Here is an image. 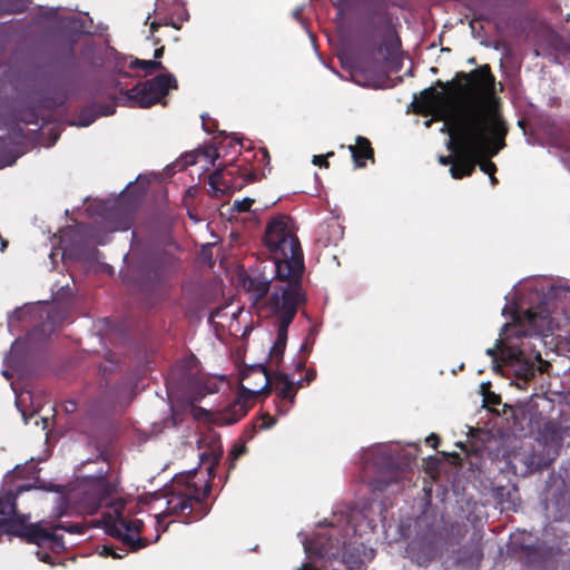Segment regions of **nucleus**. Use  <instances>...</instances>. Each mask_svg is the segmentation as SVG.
Masks as SVG:
<instances>
[{
    "label": "nucleus",
    "mask_w": 570,
    "mask_h": 570,
    "mask_svg": "<svg viewBox=\"0 0 570 570\" xmlns=\"http://www.w3.org/2000/svg\"><path fill=\"white\" fill-rule=\"evenodd\" d=\"M460 76L469 82L460 101L432 88L422 92L434 119L444 121L449 130L446 147L455 154V159L440 156L439 161L452 164L450 173L454 179L470 176L481 157H493L503 149L508 132L490 69L483 67Z\"/></svg>",
    "instance_id": "1"
},
{
    "label": "nucleus",
    "mask_w": 570,
    "mask_h": 570,
    "mask_svg": "<svg viewBox=\"0 0 570 570\" xmlns=\"http://www.w3.org/2000/svg\"><path fill=\"white\" fill-rule=\"evenodd\" d=\"M264 239L276 272L274 292L267 299V306L277 321V338L271 348V356L278 360L286 346L288 326L298 307L307 301L303 287L305 266L303 250L289 217H273L266 226Z\"/></svg>",
    "instance_id": "2"
},
{
    "label": "nucleus",
    "mask_w": 570,
    "mask_h": 570,
    "mask_svg": "<svg viewBox=\"0 0 570 570\" xmlns=\"http://www.w3.org/2000/svg\"><path fill=\"white\" fill-rule=\"evenodd\" d=\"M512 324L507 323L500 333L493 347L485 353L491 357L494 372L501 371L504 375L513 376L512 383L520 390H524L538 371L542 372L547 365L542 361L540 352L523 330L527 323L534 332L550 330L547 311L534 312L515 306L511 311Z\"/></svg>",
    "instance_id": "3"
},
{
    "label": "nucleus",
    "mask_w": 570,
    "mask_h": 570,
    "mask_svg": "<svg viewBox=\"0 0 570 570\" xmlns=\"http://www.w3.org/2000/svg\"><path fill=\"white\" fill-rule=\"evenodd\" d=\"M131 226V219L128 214H120L118 210H111L102 216V220L94 227L77 225L60 230V244L62 256H75L78 259L87 261L92 258L98 261L100 252L96 248H85V243L91 240L104 245L109 242L108 233L116 230H127Z\"/></svg>",
    "instance_id": "4"
},
{
    "label": "nucleus",
    "mask_w": 570,
    "mask_h": 570,
    "mask_svg": "<svg viewBox=\"0 0 570 570\" xmlns=\"http://www.w3.org/2000/svg\"><path fill=\"white\" fill-rule=\"evenodd\" d=\"M31 485H21L17 493L9 491L0 498V532L24 539L38 547H49L55 551L65 549L62 537L46 530L40 523H27L28 517L16 513V497L18 493L29 491Z\"/></svg>",
    "instance_id": "5"
},
{
    "label": "nucleus",
    "mask_w": 570,
    "mask_h": 570,
    "mask_svg": "<svg viewBox=\"0 0 570 570\" xmlns=\"http://www.w3.org/2000/svg\"><path fill=\"white\" fill-rule=\"evenodd\" d=\"M397 56V45L394 40L384 41L377 52L363 53L352 63L343 62L348 69L351 80L358 86L379 88L385 79L384 61H393Z\"/></svg>",
    "instance_id": "6"
},
{
    "label": "nucleus",
    "mask_w": 570,
    "mask_h": 570,
    "mask_svg": "<svg viewBox=\"0 0 570 570\" xmlns=\"http://www.w3.org/2000/svg\"><path fill=\"white\" fill-rule=\"evenodd\" d=\"M195 473L177 476L166 489L164 499L166 509L156 514L157 525L168 515H189L194 512V504L200 502L199 490L194 482Z\"/></svg>",
    "instance_id": "7"
},
{
    "label": "nucleus",
    "mask_w": 570,
    "mask_h": 570,
    "mask_svg": "<svg viewBox=\"0 0 570 570\" xmlns=\"http://www.w3.org/2000/svg\"><path fill=\"white\" fill-rule=\"evenodd\" d=\"M177 81L174 75L163 73L151 80L139 82L127 90L124 96V105L128 107L148 108L161 100L170 88H176Z\"/></svg>",
    "instance_id": "8"
},
{
    "label": "nucleus",
    "mask_w": 570,
    "mask_h": 570,
    "mask_svg": "<svg viewBox=\"0 0 570 570\" xmlns=\"http://www.w3.org/2000/svg\"><path fill=\"white\" fill-rule=\"evenodd\" d=\"M167 395L170 402L194 403L204 396L200 380L188 365L177 367L166 382Z\"/></svg>",
    "instance_id": "9"
},
{
    "label": "nucleus",
    "mask_w": 570,
    "mask_h": 570,
    "mask_svg": "<svg viewBox=\"0 0 570 570\" xmlns=\"http://www.w3.org/2000/svg\"><path fill=\"white\" fill-rule=\"evenodd\" d=\"M257 376L261 381L255 387H245L252 395H259L272 387L282 401H287L291 405L295 402L296 392L303 385V381L294 382L287 374H277L271 379L263 365H255L249 372V376Z\"/></svg>",
    "instance_id": "10"
},
{
    "label": "nucleus",
    "mask_w": 570,
    "mask_h": 570,
    "mask_svg": "<svg viewBox=\"0 0 570 570\" xmlns=\"http://www.w3.org/2000/svg\"><path fill=\"white\" fill-rule=\"evenodd\" d=\"M47 305L42 302H38L35 304H26L22 307H17L13 312L8 315V328L10 332L13 331L14 323L30 318H42L46 314L48 322L43 323L39 331L43 337L48 336L55 328L56 325L61 323L66 318V313L58 309L51 308L50 311L46 309Z\"/></svg>",
    "instance_id": "11"
},
{
    "label": "nucleus",
    "mask_w": 570,
    "mask_h": 570,
    "mask_svg": "<svg viewBox=\"0 0 570 570\" xmlns=\"http://www.w3.org/2000/svg\"><path fill=\"white\" fill-rule=\"evenodd\" d=\"M142 525L141 520H127L122 515H118L106 524V530L110 535L129 546L131 550L137 551L146 546L145 540L139 537Z\"/></svg>",
    "instance_id": "12"
},
{
    "label": "nucleus",
    "mask_w": 570,
    "mask_h": 570,
    "mask_svg": "<svg viewBox=\"0 0 570 570\" xmlns=\"http://www.w3.org/2000/svg\"><path fill=\"white\" fill-rule=\"evenodd\" d=\"M272 277L267 276L265 272L253 273L242 278V285L248 295L249 301L253 304H258L263 298L266 297L269 289L274 292V285L276 283V272L272 267Z\"/></svg>",
    "instance_id": "13"
},
{
    "label": "nucleus",
    "mask_w": 570,
    "mask_h": 570,
    "mask_svg": "<svg viewBox=\"0 0 570 570\" xmlns=\"http://www.w3.org/2000/svg\"><path fill=\"white\" fill-rule=\"evenodd\" d=\"M245 387H247L245 383H242V391L237 397L220 411L218 420L223 424L236 423L248 412V399L255 395H252Z\"/></svg>",
    "instance_id": "14"
},
{
    "label": "nucleus",
    "mask_w": 570,
    "mask_h": 570,
    "mask_svg": "<svg viewBox=\"0 0 570 570\" xmlns=\"http://www.w3.org/2000/svg\"><path fill=\"white\" fill-rule=\"evenodd\" d=\"M116 112V107L112 105H99L83 109L73 125L79 127H88L101 116H111Z\"/></svg>",
    "instance_id": "15"
},
{
    "label": "nucleus",
    "mask_w": 570,
    "mask_h": 570,
    "mask_svg": "<svg viewBox=\"0 0 570 570\" xmlns=\"http://www.w3.org/2000/svg\"><path fill=\"white\" fill-rule=\"evenodd\" d=\"M350 150L352 153L354 161L356 163V166L358 167L363 166V164L360 163V158L373 157V150L371 148L370 141L361 136L356 137V144L355 146H350Z\"/></svg>",
    "instance_id": "16"
},
{
    "label": "nucleus",
    "mask_w": 570,
    "mask_h": 570,
    "mask_svg": "<svg viewBox=\"0 0 570 570\" xmlns=\"http://www.w3.org/2000/svg\"><path fill=\"white\" fill-rule=\"evenodd\" d=\"M219 157V154L216 149L207 148L203 151L197 153L196 155L186 156L185 163L193 165L198 161L205 160L209 166H215V160Z\"/></svg>",
    "instance_id": "17"
},
{
    "label": "nucleus",
    "mask_w": 570,
    "mask_h": 570,
    "mask_svg": "<svg viewBox=\"0 0 570 570\" xmlns=\"http://www.w3.org/2000/svg\"><path fill=\"white\" fill-rule=\"evenodd\" d=\"M490 158H491V157H485V156H483V157H481V158L478 160L476 165L479 164V165H480V169H481L483 173H485V174H488V175H489V178H490L491 184H492V185H495V184L498 183V180H497V178H495V176H494V173H495V170H497V166H495V164H494V163H492V161L490 160Z\"/></svg>",
    "instance_id": "18"
},
{
    "label": "nucleus",
    "mask_w": 570,
    "mask_h": 570,
    "mask_svg": "<svg viewBox=\"0 0 570 570\" xmlns=\"http://www.w3.org/2000/svg\"><path fill=\"white\" fill-rule=\"evenodd\" d=\"M222 179H223V169L222 168H217L216 170H214L210 174L208 184L214 194L222 193V189L219 187L222 185Z\"/></svg>",
    "instance_id": "19"
},
{
    "label": "nucleus",
    "mask_w": 570,
    "mask_h": 570,
    "mask_svg": "<svg viewBox=\"0 0 570 570\" xmlns=\"http://www.w3.org/2000/svg\"><path fill=\"white\" fill-rule=\"evenodd\" d=\"M131 66L132 67H140V68L146 69V70H156V69L163 70V69H165L163 63L160 61H156V60H139V59H136L131 63Z\"/></svg>",
    "instance_id": "20"
},
{
    "label": "nucleus",
    "mask_w": 570,
    "mask_h": 570,
    "mask_svg": "<svg viewBox=\"0 0 570 570\" xmlns=\"http://www.w3.org/2000/svg\"><path fill=\"white\" fill-rule=\"evenodd\" d=\"M27 397H28L30 401H32V394H31L30 392H28V391H27V392H22L20 395H18V396H17V399H16V405H17L18 407H20V406H21V404H22V403H24V402L27 401ZM19 410H20V412H21V415H22V419H23V421H24V424H29V419H30V417L27 415V412H26L24 410H21V409H19Z\"/></svg>",
    "instance_id": "21"
},
{
    "label": "nucleus",
    "mask_w": 570,
    "mask_h": 570,
    "mask_svg": "<svg viewBox=\"0 0 570 570\" xmlns=\"http://www.w3.org/2000/svg\"><path fill=\"white\" fill-rule=\"evenodd\" d=\"M254 200L252 198H244L242 200H235L233 207L235 209H237L238 212H247V210H249Z\"/></svg>",
    "instance_id": "22"
},
{
    "label": "nucleus",
    "mask_w": 570,
    "mask_h": 570,
    "mask_svg": "<svg viewBox=\"0 0 570 570\" xmlns=\"http://www.w3.org/2000/svg\"><path fill=\"white\" fill-rule=\"evenodd\" d=\"M53 530H65L70 533H81L82 532V528L79 524H71V525L67 527L63 523H59L53 527Z\"/></svg>",
    "instance_id": "23"
},
{
    "label": "nucleus",
    "mask_w": 570,
    "mask_h": 570,
    "mask_svg": "<svg viewBox=\"0 0 570 570\" xmlns=\"http://www.w3.org/2000/svg\"><path fill=\"white\" fill-rule=\"evenodd\" d=\"M550 292L553 296L558 297L562 292H570V285L568 283H564L562 285H553Z\"/></svg>",
    "instance_id": "24"
},
{
    "label": "nucleus",
    "mask_w": 570,
    "mask_h": 570,
    "mask_svg": "<svg viewBox=\"0 0 570 570\" xmlns=\"http://www.w3.org/2000/svg\"><path fill=\"white\" fill-rule=\"evenodd\" d=\"M252 368H253V367H250V368L248 370V372L246 373V375L243 377V383H244V382H247V383L245 384L246 386L255 387V386H257L258 384H261V381H259V379H258L257 376H253V375H252V376H249V377H248L249 372H250V370H252Z\"/></svg>",
    "instance_id": "25"
},
{
    "label": "nucleus",
    "mask_w": 570,
    "mask_h": 570,
    "mask_svg": "<svg viewBox=\"0 0 570 570\" xmlns=\"http://www.w3.org/2000/svg\"><path fill=\"white\" fill-rule=\"evenodd\" d=\"M246 451V446L245 445H238V446H234L230 455H232V459L235 461L237 460L240 455H243Z\"/></svg>",
    "instance_id": "26"
},
{
    "label": "nucleus",
    "mask_w": 570,
    "mask_h": 570,
    "mask_svg": "<svg viewBox=\"0 0 570 570\" xmlns=\"http://www.w3.org/2000/svg\"><path fill=\"white\" fill-rule=\"evenodd\" d=\"M101 556H106V557L111 556L115 559H121L124 557V554L117 553L111 548L106 547V546L101 550Z\"/></svg>",
    "instance_id": "27"
},
{
    "label": "nucleus",
    "mask_w": 570,
    "mask_h": 570,
    "mask_svg": "<svg viewBox=\"0 0 570 570\" xmlns=\"http://www.w3.org/2000/svg\"><path fill=\"white\" fill-rule=\"evenodd\" d=\"M312 163H313L314 165H316V166H320V167H325V168H326V167H328V163H327V160L325 159V157H324V156H321V155H315V156L313 157Z\"/></svg>",
    "instance_id": "28"
},
{
    "label": "nucleus",
    "mask_w": 570,
    "mask_h": 570,
    "mask_svg": "<svg viewBox=\"0 0 570 570\" xmlns=\"http://www.w3.org/2000/svg\"><path fill=\"white\" fill-rule=\"evenodd\" d=\"M275 424H276V419H275V417L269 416V415H265V416L263 417V424H262V428H263V429H271V428H273Z\"/></svg>",
    "instance_id": "29"
},
{
    "label": "nucleus",
    "mask_w": 570,
    "mask_h": 570,
    "mask_svg": "<svg viewBox=\"0 0 570 570\" xmlns=\"http://www.w3.org/2000/svg\"><path fill=\"white\" fill-rule=\"evenodd\" d=\"M97 491L100 495V500L109 494V489L106 488L102 483H99Z\"/></svg>",
    "instance_id": "30"
},
{
    "label": "nucleus",
    "mask_w": 570,
    "mask_h": 570,
    "mask_svg": "<svg viewBox=\"0 0 570 570\" xmlns=\"http://www.w3.org/2000/svg\"><path fill=\"white\" fill-rule=\"evenodd\" d=\"M76 409H77L76 402H73V401L66 402V404H65V411L66 412L72 413V412L76 411Z\"/></svg>",
    "instance_id": "31"
},
{
    "label": "nucleus",
    "mask_w": 570,
    "mask_h": 570,
    "mask_svg": "<svg viewBox=\"0 0 570 570\" xmlns=\"http://www.w3.org/2000/svg\"><path fill=\"white\" fill-rule=\"evenodd\" d=\"M14 160H16V158H12V157L9 158V159H7V158L2 159L1 158L0 159V168L12 165L14 163Z\"/></svg>",
    "instance_id": "32"
},
{
    "label": "nucleus",
    "mask_w": 570,
    "mask_h": 570,
    "mask_svg": "<svg viewBox=\"0 0 570 570\" xmlns=\"http://www.w3.org/2000/svg\"><path fill=\"white\" fill-rule=\"evenodd\" d=\"M316 377V373L314 371H308L306 374V377H303V382L306 381L307 383H311Z\"/></svg>",
    "instance_id": "33"
},
{
    "label": "nucleus",
    "mask_w": 570,
    "mask_h": 570,
    "mask_svg": "<svg viewBox=\"0 0 570 570\" xmlns=\"http://www.w3.org/2000/svg\"><path fill=\"white\" fill-rule=\"evenodd\" d=\"M37 556L38 558L42 561V562H47V563H51L50 561V556L47 554V553H41L40 551L37 552Z\"/></svg>",
    "instance_id": "34"
},
{
    "label": "nucleus",
    "mask_w": 570,
    "mask_h": 570,
    "mask_svg": "<svg viewBox=\"0 0 570 570\" xmlns=\"http://www.w3.org/2000/svg\"><path fill=\"white\" fill-rule=\"evenodd\" d=\"M277 412L281 414V415H286L288 412H289V407L288 406H285V405H279L277 407Z\"/></svg>",
    "instance_id": "35"
},
{
    "label": "nucleus",
    "mask_w": 570,
    "mask_h": 570,
    "mask_svg": "<svg viewBox=\"0 0 570 570\" xmlns=\"http://www.w3.org/2000/svg\"><path fill=\"white\" fill-rule=\"evenodd\" d=\"M163 53H164V47L158 48V49L155 50L154 57L156 59H158V58H160L163 56Z\"/></svg>",
    "instance_id": "36"
},
{
    "label": "nucleus",
    "mask_w": 570,
    "mask_h": 570,
    "mask_svg": "<svg viewBox=\"0 0 570 570\" xmlns=\"http://www.w3.org/2000/svg\"><path fill=\"white\" fill-rule=\"evenodd\" d=\"M40 421H41V423H42V430L47 429L48 423H49V419H48V417H45V416H41V417H40Z\"/></svg>",
    "instance_id": "37"
},
{
    "label": "nucleus",
    "mask_w": 570,
    "mask_h": 570,
    "mask_svg": "<svg viewBox=\"0 0 570 570\" xmlns=\"http://www.w3.org/2000/svg\"><path fill=\"white\" fill-rule=\"evenodd\" d=\"M18 345H20V342L16 340L11 345V353L18 347Z\"/></svg>",
    "instance_id": "38"
},
{
    "label": "nucleus",
    "mask_w": 570,
    "mask_h": 570,
    "mask_svg": "<svg viewBox=\"0 0 570 570\" xmlns=\"http://www.w3.org/2000/svg\"><path fill=\"white\" fill-rule=\"evenodd\" d=\"M99 508V503H95L91 508H90V513H94L95 511H97Z\"/></svg>",
    "instance_id": "39"
},
{
    "label": "nucleus",
    "mask_w": 570,
    "mask_h": 570,
    "mask_svg": "<svg viewBox=\"0 0 570 570\" xmlns=\"http://www.w3.org/2000/svg\"><path fill=\"white\" fill-rule=\"evenodd\" d=\"M7 144V140L3 138H0V149H2Z\"/></svg>",
    "instance_id": "40"
},
{
    "label": "nucleus",
    "mask_w": 570,
    "mask_h": 570,
    "mask_svg": "<svg viewBox=\"0 0 570 570\" xmlns=\"http://www.w3.org/2000/svg\"><path fill=\"white\" fill-rule=\"evenodd\" d=\"M202 120H203V127L205 130L209 131V129L207 128V125H206V121H205V116H202Z\"/></svg>",
    "instance_id": "41"
},
{
    "label": "nucleus",
    "mask_w": 570,
    "mask_h": 570,
    "mask_svg": "<svg viewBox=\"0 0 570 570\" xmlns=\"http://www.w3.org/2000/svg\"><path fill=\"white\" fill-rule=\"evenodd\" d=\"M219 315V309L210 314V320H214L216 316Z\"/></svg>",
    "instance_id": "42"
},
{
    "label": "nucleus",
    "mask_w": 570,
    "mask_h": 570,
    "mask_svg": "<svg viewBox=\"0 0 570 570\" xmlns=\"http://www.w3.org/2000/svg\"><path fill=\"white\" fill-rule=\"evenodd\" d=\"M436 439V435L435 434H431L429 438H426V442L430 443L431 440H435Z\"/></svg>",
    "instance_id": "43"
},
{
    "label": "nucleus",
    "mask_w": 570,
    "mask_h": 570,
    "mask_svg": "<svg viewBox=\"0 0 570 570\" xmlns=\"http://www.w3.org/2000/svg\"><path fill=\"white\" fill-rule=\"evenodd\" d=\"M380 450H381V446H379V445H377V446H375V448H373V449H370V450H368V453L377 452V451H380Z\"/></svg>",
    "instance_id": "44"
},
{
    "label": "nucleus",
    "mask_w": 570,
    "mask_h": 570,
    "mask_svg": "<svg viewBox=\"0 0 570 570\" xmlns=\"http://www.w3.org/2000/svg\"><path fill=\"white\" fill-rule=\"evenodd\" d=\"M67 289H69V286L68 285H63V286L60 287L59 292H65Z\"/></svg>",
    "instance_id": "45"
},
{
    "label": "nucleus",
    "mask_w": 570,
    "mask_h": 570,
    "mask_svg": "<svg viewBox=\"0 0 570 570\" xmlns=\"http://www.w3.org/2000/svg\"><path fill=\"white\" fill-rule=\"evenodd\" d=\"M205 513L203 514H199L198 517H196L194 520H197V519H202L204 517Z\"/></svg>",
    "instance_id": "46"
},
{
    "label": "nucleus",
    "mask_w": 570,
    "mask_h": 570,
    "mask_svg": "<svg viewBox=\"0 0 570 570\" xmlns=\"http://www.w3.org/2000/svg\"><path fill=\"white\" fill-rule=\"evenodd\" d=\"M173 27H174L175 29H179V28H180V27H179L178 24H176V23H173Z\"/></svg>",
    "instance_id": "47"
},
{
    "label": "nucleus",
    "mask_w": 570,
    "mask_h": 570,
    "mask_svg": "<svg viewBox=\"0 0 570 570\" xmlns=\"http://www.w3.org/2000/svg\"><path fill=\"white\" fill-rule=\"evenodd\" d=\"M209 491V485H206V489H205V492H204V495L206 494V492Z\"/></svg>",
    "instance_id": "48"
},
{
    "label": "nucleus",
    "mask_w": 570,
    "mask_h": 570,
    "mask_svg": "<svg viewBox=\"0 0 570 570\" xmlns=\"http://www.w3.org/2000/svg\"><path fill=\"white\" fill-rule=\"evenodd\" d=\"M507 311H508V307L505 306V307L503 308V311H502L503 315L507 313Z\"/></svg>",
    "instance_id": "49"
},
{
    "label": "nucleus",
    "mask_w": 570,
    "mask_h": 570,
    "mask_svg": "<svg viewBox=\"0 0 570 570\" xmlns=\"http://www.w3.org/2000/svg\"><path fill=\"white\" fill-rule=\"evenodd\" d=\"M3 375H4L6 377H9V375H8V371H3Z\"/></svg>",
    "instance_id": "50"
}]
</instances>
